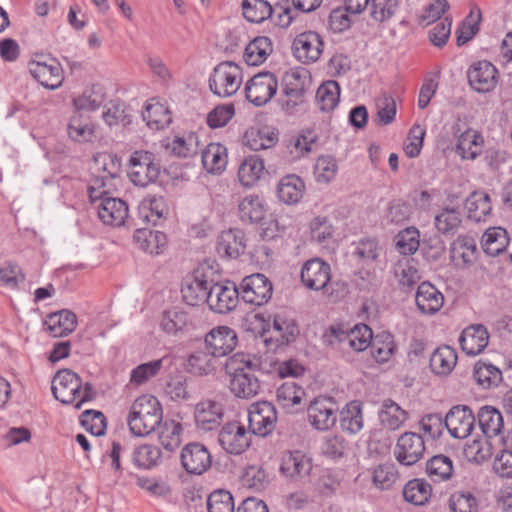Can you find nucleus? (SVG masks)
Wrapping results in <instances>:
<instances>
[{
    "label": "nucleus",
    "mask_w": 512,
    "mask_h": 512,
    "mask_svg": "<svg viewBox=\"0 0 512 512\" xmlns=\"http://www.w3.org/2000/svg\"><path fill=\"white\" fill-rule=\"evenodd\" d=\"M259 360L245 353H236L229 357L225 369L230 375V390L237 397L251 399L260 391V381L255 375L259 369Z\"/></svg>",
    "instance_id": "nucleus-1"
},
{
    "label": "nucleus",
    "mask_w": 512,
    "mask_h": 512,
    "mask_svg": "<svg viewBox=\"0 0 512 512\" xmlns=\"http://www.w3.org/2000/svg\"><path fill=\"white\" fill-rule=\"evenodd\" d=\"M162 420V406L155 396L149 394L137 397L131 404L127 416L128 427L137 437L150 435Z\"/></svg>",
    "instance_id": "nucleus-2"
},
{
    "label": "nucleus",
    "mask_w": 512,
    "mask_h": 512,
    "mask_svg": "<svg viewBox=\"0 0 512 512\" xmlns=\"http://www.w3.org/2000/svg\"><path fill=\"white\" fill-rule=\"evenodd\" d=\"M51 390L58 401L64 404L76 403L77 409L83 403L96 397V390L92 384L89 382L83 384L79 375L69 369H63L56 373Z\"/></svg>",
    "instance_id": "nucleus-3"
},
{
    "label": "nucleus",
    "mask_w": 512,
    "mask_h": 512,
    "mask_svg": "<svg viewBox=\"0 0 512 512\" xmlns=\"http://www.w3.org/2000/svg\"><path fill=\"white\" fill-rule=\"evenodd\" d=\"M242 83V70L234 62L219 63L209 78V88L213 94L225 98L234 95Z\"/></svg>",
    "instance_id": "nucleus-4"
},
{
    "label": "nucleus",
    "mask_w": 512,
    "mask_h": 512,
    "mask_svg": "<svg viewBox=\"0 0 512 512\" xmlns=\"http://www.w3.org/2000/svg\"><path fill=\"white\" fill-rule=\"evenodd\" d=\"M283 93L287 100L283 108L292 112L304 102V96L311 87V76L305 68H294L287 71L282 78Z\"/></svg>",
    "instance_id": "nucleus-5"
},
{
    "label": "nucleus",
    "mask_w": 512,
    "mask_h": 512,
    "mask_svg": "<svg viewBox=\"0 0 512 512\" xmlns=\"http://www.w3.org/2000/svg\"><path fill=\"white\" fill-rule=\"evenodd\" d=\"M212 275L210 268L200 267L186 277L181 287L183 301L190 306L207 303L213 284Z\"/></svg>",
    "instance_id": "nucleus-6"
},
{
    "label": "nucleus",
    "mask_w": 512,
    "mask_h": 512,
    "mask_svg": "<svg viewBox=\"0 0 512 512\" xmlns=\"http://www.w3.org/2000/svg\"><path fill=\"white\" fill-rule=\"evenodd\" d=\"M277 89V77L272 72H260L247 81L245 85L246 99L253 105L260 107L273 98Z\"/></svg>",
    "instance_id": "nucleus-7"
},
{
    "label": "nucleus",
    "mask_w": 512,
    "mask_h": 512,
    "mask_svg": "<svg viewBox=\"0 0 512 512\" xmlns=\"http://www.w3.org/2000/svg\"><path fill=\"white\" fill-rule=\"evenodd\" d=\"M131 181L141 187L154 183L160 174L159 165L154 161V155L148 151H135L129 160Z\"/></svg>",
    "instance_id": "nucleus-8"
},
{
    "label": "nucleus",
    "mask_w": 512,
    "mask_h": 512,
    "mask_svg": "<svg viewBox=\"0 0 512 512\" xmlns=\"http://www.w3.org/2000/svg\"><path fill=\"white\" fill-rule=\"evenodd\" d=\"M250 430L239 421L227 422L218 434V442L229 454L239 455L245 452L251 444Z\"/></svg>",
    "instance_id": "nucleus-9"
},
{
    "label": "nucleus",
    "mask_w": 512,
    "mask_h": 512,
    "mask_svg": "<svg viewBox=\"0 0 512 512\" xmlns=\"http://www.w3.org/2000/svg\"><path fill=\"white\" fill-rule=\"evenodd\" d=\"M277 422L274 405L268 401H258L248 408L249 430L253 435L265 437L272 433Z\"/></svg>",
    "instance_id": "nucleus-10"
},
{
    "label": "nucleus",
    "mask_w": 512,
    "mask_h": 512,
    "mask_svg": "<svg viewBox=\"0 0 512 512\" xmlns=\"http://www.w3.org/2000/svg\"><path fill=\"white\" fill-rule=\"evenodd\" d=\"M93 179L89 187V196L92 201L98 198L96 191L107 186L120 170L118 159L110 153H98L94 156Z\"/></svg>",
    "instance_id": "nucleus-11"
},
{
    "label": "nucleus",
    "mask_w": 512,
    "mask_h": 512,
    "mask_svg": "<svg viewBox=\"0 0 512 512\" xmlns=\"http://www.w3.org/2000/svg\"><path fill=\"white\" fill-rule=\"evenodd\" d=\"M426 451L423 437L415 432H404L397 439L394 457L404 466H412L420 461Z\"/></svg>",
    "instance_id": "nucleus-12"
},
{
    "label": "nucleus",
    "mask_w": 512,
    "mask_h": 512,
    "mask_svg": "<svg viewBox=\"0 0 512 512\" xmlns=\"http://www.w3.org/2000/svg\"><path fill=\"white\" fill-rule=\"evenodd\" d=\"M338 410L333 398L319 396L307 408L308 421L317 430H328L336 424Z\"/></svg>",
    "instance_id": "nucleus-13"
},
{
    "label": "nucleus",
    "mask_w": 512,
    "mask_h": 512,
    "mask_svg": "<svg viewBox=\"0 0 512 512\" xmlns=\"http://www.w3.org/2000/svg\"><path fill=\"white\" fill-rule=\"evenodd\" d=\"M324 49L322 36L315 31H305L298 34L292 43V51L295 58L303 64L317 62Z\"/></svg>",
    "instance_id": "nucleus-14"
},
{
    "label": "nucleus",
    "mask_w": 512,
    "mask_h": 512,
    "mask_svg": "<svg viewBox=\"0 0 512 512\" xmlns=\"http://www.w3.org/2000/svg\"><path fill=\"white\" fill-rule=\"evenodd\" d=\"M240 296L244 302L261 306L272 296L273 287L270 280L263 274H252L245 277L240 285Z\"/></svg>",
    "instance_id": "nucleus-15"
},
{
    "label": "nucleus",
    "mask_w": 512,
    "mask_h": 512,
    "mask_svg": "<svg viewBox=\"0 0 512 512\" xmlns=\"http://www.w3.org/2000/svg\"><path fill=\"white\" fill-rule=\"evenodd\" d=\"M239 297L240 292L234 283L220 284L213 281L207 304L215 313L227 314L237 307Z\"/></svg>",
    "instance_id": "nucleus-16"
},
{
    "label": "nucleus",
    "mask_w": 512,
    "mask_h": 512,
    "mask_svg": "<svg viewBox=\"0 0 512 512\" xmlns=\"http://www.w3.org/2000/svg\"><path fill=\"white\" fill-rule=\"evenodd\" d=\"M467 78L474 91L488 93L497 86L498 70L487 60L477 61L469 67Z\"/></svg>",
    "instance_id": "nucleus-17"
},
{
    "label": "nucleus",
    "mask_w": 512,
    "mask_h": 512,
    "mask_svg": "<svg viewBox=\"0 0 512 512\" xmlns=\"http://www.w3.org/2000/svg\"><path fill=\"white\" fill-rule=\"evenodd\" d=\"M205 347L214 357H224L237 346L238 337L235 330L228 326H217L205 335Z\"/></svg>",
    "instance_id": "nucleus-18"
},
{
    "label": "nucleus",
    "mask_w": 512,
    "mask_h": 512,
    "mask_svg": "<svg viewBox=\"0 0 512 512\" xmlns=\"http://www.w3.org/2000/svg\"><path fill=\"white\" fill-rule=\"evenodd\" d=\"M446 429L453 438L465 439L475 426V416L466 405L452 407L446 414Z\"/></svg>",
    "instance_id": "nucleus-19"
},
{
    "label": "nucleus",
    "mask_w": 512,
    "mask_h": 512,
    "mask_svg": "<svg viewBox=\"0 0 512 512\" xmlns=\"http://www.w3.org/2000/svg\"><path fill=\"white\" fill-rule=\"evenodd\" d=\"M31 76L43 87L55 90L62 85L64 80L63 68L56 59L51 63L41 60H31L28 63Z\"/></svg>",
    "instance_id": "nucleus-20"
},
{
    "label": "nucleus",
    "mask_w": 512,
    "mask_h": 512,
    "mask_svg": "<svg viewBox=\"0 0 512 512\" xmlns=\"http://www.w3.org/2000/svg\"><path fill=\"white\" fill-rule=\"evenodd\" d=\"M330 278V265L320 258L306 261L301 269V281L310 290L319 291L324 289Z\"/></svg>",
    "instance_id": "nucleus-21"
},
{
    "label": "nucleus",
    "mask_w": 512,
    "mask_h": 512,
    "mask_svg": "<svg viewBox=\"0 0 512 512\" xmlns=\"http://www.w3.org/2000/svg\"><path fill=\"white\" fill-rule=\"evenodd\" d=\"M299 329L294 320L287 319L281 315H275L272 326L264 333V341L266 345H274L277 348L286 345L296 339Z\"/></svg>",
    "instance_id": "nucleus-22"
},
{
    "label": "nucleus",
    "mask_w": 512,
    "mask_h": 512,
    "mask_svg": "<svg viewBox=\"0 0 512 512\" xmlns=\"http://www.w3.org/2000/svg\"><path fill=\"white\" fill-rule=\"evenodd\" d=\"M223 416V405L210 399L199 402L194 409L196 427L205 432L218 428L223 420Z\"/></svg>",
    "instance_id": "nucleus-23"
},
{
    "label": "nucleus",
    "mask_w": 512,
    "mask_h": 512,
    "mask_svg": "<svg viewBox=\"0 0 512 512\" xmlns=\"http://www.w3.org/2000/svg\"><path fill=\"white\" fill-rule=\"evenodd\" d=\"M181 463L188 473L200 475L211 466V454L203 444L189 443L182 449Z\"/></svg>",
    "instance_id": "nucleus-24"
},
{
    "label": "nucleus",
    "mask_w": 512,
    "mask_h": 512,
    "mask_svg": "<svg viewBox=\"0 0 512 512\" xmlns=\"http://www.w3.org/2000/svg\"><path fill=\"white\" fill-rule=\"evenodd\" d=\"M311 470V460L300 451L288 452L282 457L280 472L292 481L306 480Z\"/></svg>",
    "instance_id": "nucleus-25"
},
{
    "label": "nucleus",
    "mask_w": 512,
    "mask_h": 512,
    "mask_svg": "<svg viewBox=\"0 0 512 512\" xmlns=\"http://www.w3.org/2000/svg\"><path fill=\"white\" fill-rule=\"evenodd\" d=\"M489 342V332L482 324L466 327L459 338L462 351L468 356H476L484 351Z\"/></svg>",
    "instance_id": "nucleus-26"
},
{
    "label": "nucleus",
    "mask_w": 512,
    "mask_h": 512,
    "mask_svg": "<svg viewBox=\"0 0 512 512\" xmlns=\"http://www.w3.org/2000/svg\"><path fill=\"white\" fill-rule=\"evenodd\" d=\"M450 257L455 266L460 269L472 266L478 257L475 239L469 236L457 237L451 245Z\"/></svg>",
    "instance_id": "nucleus-27"
},
{
    "label": "nucleus",
    "mask_w": 512,
    "mask_h": 512,
    "mask_svg": "<svg viewBox=\"0 0 512 512\" xmlns=\"http://www.w3.org/2000/svg\"><path fill=\"white\" fill-rule=\"evenodd\" d=\"M415 301L422 314L434 315L442 308L444 296L433 284L422 282L418 286Z\"/></svg>",
    "instance_id": "nucleus-28"
},
{
    "label": "nucleus",
    "mask_w": 512,
    "mask_h": 512,
    "mask_svg": "<svg viewBox=\"0 0 512 512\" xmlns=\"http://www.w3.org/2000/svg\"><path fill=\"white\" fill-rule=\"evenodd\" d=\"M246 250L245 233L240 229L223 231L217 241V251L227 258L236 259Z\"/></svg>",
    "instance_id": "nucleus-29"
},
{
    "label": "nucleus",
    "mask_w": 512,
    "mask_h": 512,
    "mask_svg": "<svg viewBox=\"0 0 512 512\" xmlns=\"http://www.w3.org/2000/svg\"><path fill=\"white\" fill-rule=\"evenodd\" d=\"M98 216L104 224L121 226L128 216V206L119 198L106 197L98 205Z\"/></svg>",
    "instance_id": "nucleus-30"
},
{
    "label": "nucleus",
    "mask_w": 512,
    "mask_h": 512,
    "mask_svg": "<svg viewBox=\"0 0 512 512\" xmlns=\"http://www.w3.org/2000/svg\"><path fill=\"white\" fill-rule=\"evenodd\" d=\"M46 330L53 337H63L72 333L77 327L76 315L67 309L50 313L44 322Z\"/></svg>",
    "instance_id": "nucleus-31"
},
{
    "label": "nucleus",
    "mask_w": 512,
    "mask_h": 512,
    "mask_svg": "<svg viewBox=\"0 0 512 512\" xmlns=\"http://www.w3.org/2000/svg\"><path fill=\"white\" fill-rule=\"evenodd\" d=\"M381 425L388 430L395 431L403 426L408 419V413L395 401L385 399L378 412Z\"/></svg>",
    "instance_id": "nucleus-32"
},
{
    "label": "nucleus",
    "mask_w": 512,
    "mask_h": 512,
    "mask_svg": "<svg viewBox=\"0 0 512 512\" xmlns=\"http://www.w3.org/2000/svg\"><path fill=\"white\" fill-rule=\"evenodd\" d=\"M133 240L141 250L154 255L160 254L167 243L166 235L163 232L147 228L137 229Z\"/></svg>",
    "instance_id": "nucleus-33"
},
{
    "label": "nucleus",
    "mask_w": 512,
    "mask_h": 512,
    "mask_svg": "<svg viewBox=\"0 0 512 512\" xmlns=\"http://www.w3.org/2000/svg\"><path fill=\"white\" fill-rule=\"evenodd\" d=\"M457 363V352L454 348L444 345L438 347L430 357L431 370L441 376L449 375Z\"/></svg>",
    "instance_id": "nucleus-34"
},
{
    "label": "nucleus",
    "mask_w": 512,
    "mask_h": 512,
    "mask_svg": "<svg viewBox=\"0 0 512 512\" xmlns=\"http://www.w3.org/2000/svg\"><path fill=\"white\" fill-rule=\"evenodd\" d=\"M483 137L473 129L463 131L457 140L456 152L463 159L474 160L481 153Z\"/></svg>",
    "instance_id": "nucleus-35"
},
{
    "label": "nucleus",
    "mask_w": 512,
    "mask_h": 512,
    "mask_svg": "<svg viewBox=\"0 0 512 512\" xmlns=\"http://www.w3.org/2000/svg\"><path fill=\"white\" fill-rule=\"evenodd\" d=\"M465 207L469 219L475 222L484 221L492 210L490 196L484 191H474L466 199Z\"/></svg>",
    "instance_id": "nucleus-36"
},
{
    "label": "nucleus",
    "mask_w": 512,
    "mask_h": 512,
    "mask_svg": "<svg viewBox=\"0 0 512 512\" xmlns=\"http://www.w3.org/2000/svg\"><path fill=\"white\" fill-rule=\"evenodd\" d=\"M509 244L507 231L502 227H491L482 236L481 245L483 251L490 256H498L503 253Z\"/></svg>",
    "instance_id": "nucleus-37"
},
{
    "label": "nucleus",
    "mask_w": 512,
    "mask_h": 512,
    "mask_svg": "<svg viewBox=\"0 0 512 512\" xmlns=\"http://www.w3.org/2000/svg\"><path fill=\"white\" fill-rule=\"evenodd\" d=\"M168 213L165 200L162 197L148 196L142 200L138 214L140 219L146 223L157 225Z\"/></svg>",
    "instance_id": "nucleus-38"
},
{
    "label": "nucleus",
    "mask_w": 512,
    "mask_h": 512,
    "mask_svg": "<svg viewBox=\"0 0 512 512\" xmlns=\"http://www.w3.org/2000/svg\"><path fill=\"white\" fill-rule=\"evenodd\" d=\"M305 185L297 175L284 176L277 188L279 199L286 204H296L302 198Z\"/></svg>",
    "instance_id": "nucleus-39"
},
{
    "label": "nucleus",
    "mask_w": 512,
    "mask_h": 512,
    "mask_svg": "<svg viewBox=\"0 0 512 512\" xmlns=\"http://www.w3.org/2000/svg\"><path fill=\"white\" fill-rule=\"evenodd\" d=\"M190 326H192L191 317L183 310L173 308L162 314L160 327L167 334L175 335L186 331Z\"/></svg>",
    "instance_id": "nucleus-40"
},
{
    "label": "nucleus",
    "mask_w": 512,
    "mask_h": 512,
    "mask_svg": "<svg viewBox=\"0 0 512 512\" xmlns=\"http://www.w3.org/2000/svg\"><path fill=\"white\" fill-rule=\"evenodd\" d=\"M242 221L249 223L261 222L266 214L264 200L258 195H248L242 199L238 206Z\"/></svg>",
    "instance_id": "nucleus-41"
},
{
    "label": "nucleus",
    "mask_w": 512,
    "mask_h": 512,
    "mask_svg": "<svg viewBox=\"0 0 512 512\" xmlns=\"http://www.w3.org/2000/svg\"><path fill=\"white\" fill-rule=\"evenodd\" d=\"M202 164L209 173H220L227 164V150L220 143H210L202 152Z\"/></svg>",
    "instance_id": "nucleus-42"
},
{
    "label": "nucleus",
    "mask_w": 512,
    "mask_h": 512,
    "mask_svg": "<svg viewBox=\"0 0 512 512\" xmlns=\"http://www.w3.org/2000/svg\"><path fill=\"white\" fill-rule=\"evenodd\" d=\"M272 42L268 37L254 38L245 48L244 60L250 66L262 64L272 53Z\"/></svg>",
    "instance_id": "nucleus-43"
},
{
    "label": "nucleus",
    "mask_w": 512,
    "mask_h": 512,
    "mask_svg": "<svg viewBox=\"0 0 512 512\" xmlns=\"http://www.w3.org/2000/svg\"><path fill=\"white\" fill-rule=\"evenodd\" d=\"M373 333L366 324L355 325L348 333L343 334L340 342L356 352L366 350L372 341Z\"/></svg>",
    "instance_id": "nucleus-44"
},
{
    "label": "nucleus",
    "mask_w": 512,
    "mask_h": 512,
    "mask_svg": "<svg viewBox=\"0 0 512 512\" xmlns=\"http://www.w3.org/2000/svg\"><path fill=\"white\" fill-rule=\"evenodd\" d=\"M142 117L147 126L156 131L164 129L172 121L168 108L159 102L147 104L142 112Z\"/></svg>",
    "instance_id": "nucleus-45"
},
{
    "label": "nucleus",
    "mask_w": 512,
    "mask_h": 512,
    "mask_svg": "<svg viewBox=\"0 0 512 512\" xmlns=\"http://www.w3.org/2000/svg\"><path fill=\"white\" fill-rule=\"evenodd\" d=\"M162 460L161 449L153 444L137 446L132 453V461L140 469L149 470L157 467Z\"/></svg>",
    "instance_id": "nucleus-46"
},
{
    "label": "nucleus",
    "mask_w": 512,
    "mask_h": 512,
    "mask_svg": "<svg viewBox=\"0 0 512 512\" xmlns=\"http://www.w3.org/2000/svg\"><path fill=\"white\" fill-rule=\"evenodd\" d=\"M158 428V440L168 451L172 452L181 445L182 425L175 420L161 421Z\"/></svg>",
    "instance_id": "nucleus-47"
},
{
    "label": "nucleus",
    "mask_w": 512,
    "mask_h": 512,
    "mask_svg": "<svg viewBox=\"0 0 512 512\" xmlns=\"http://www.w3.org/2000/svg\"><path fill=\"white\" fill-rule=\"evenodd\" d=\"M453 470L452 459L444 454L434 455L426 462V473L434 482L449 480Z\"/></svg>",
    "instance_id": "nucleus-48"
},
{
    "label": "nucleus",
    "mask_w": 512,
    "mask_h": 512,
    "mask_svg": "<svg viewBox=\"0 0 512 512\" xmlns=\"http://www.w3.org/2000/svg\"><path fill=\"white\" fill-rule=\"evenodd\" d=\"M477 418L482 432L489 438L497 436L503 428L502 414L494 407H482Z\"/></svg>",
    "instance_id": "nucleus-49"
},
{
    "label": "nucleus",
    "mask_w": 512,
    "mask_h": 512,
    "mask_svg": "<svg viewBox=\"0 0 512 512\" xmlns=\"http://www.w3.org/2000/svg\"><path fill=\"white\" fill-rule=\"evenodd\" d=\"M264 162L258 155H250L244 159L238 170V177L243 186L255 184L264 171Z\"/></svg>",
    "instance_id": "nucleus-50"
},
{
    "label": "nucleus",
    "mask_w": 512,
    "mask_h": 512,
    "mask_svg": "<svg viewBox=\"0 0 512 512\" xmlns=\"http://www.w3.org/2000/svg\"><path fill=\"white\" fill-rule=\"evenodd\" d=\"M340 425L344 431L356 434L363 428L362 405L359 401H351L340 413Z\"/></svg>",
    "instance_id": "nucleus-51"
},
{
    "label": "nucleus",
    "mask_w": 512,
    "mask_h": 512,
    "mask_svg": "<svg viewBox=\"0 0 512 512\" xmlns=\"http://www.w3.org/2000/svg\"><path fill=\"white\" fill-rule=\"evenodd\" d=\"M242 13L252 23H262L273 15L272 5L268 0H243Z\"/></svg>",
    "instance_id": "nucleus-52"
},
{
    "label": "nucleus",
    "mask_w": 512,
    "mask_h": 512,
    "mask_svg": "<svg viewBox=\"0 0 512 512\" xmlns=\"http://www.w3.org/2000/svg\"><path fill=\"white\" fill-rule=\"evenodd\" d=\"M371 355L378 363H385L390 360L395 352L396 345L390 333L382 332L372 337L370 344Z\"/></svg>",
    "instance_id": "nucleus-53"
},
{
    "label": "nucleus",
    "mask_w": 512,
    "mask_h": 512,
    "mask_svg": "<svg viewBox=\"0 0 512 512\" xmlns=\"http://www.w3.org/2000/svg\"><path fill=\"white\" fill-rule=\"evenodd\" d=\"M432 494V487L423 479L410 480L403 489V496L407 502L415 505H424Z\"/></svg>",
    "instance_id": "nucleus-54"
},
{
    "label": "nucleus",
    "mask_w": 512,
    "mask_h": 512,
    "mask_svg": "<svg viewBox=\"0 0 512 512\" xmlns=\"http://www.w3.org/2000/svg\"><path fill=\"white\" fill-rule=\"evenodd\" d=\"M340 99V86L334 80L324 82L316 92V100L321 111H332Z\"/></svg>",
    "instance_id": "nucleus-55"
},
{
    "label": "nucleus",
    "mask_w": 512,
    "mask_h": 512,
    "mask_svg": "<svg viewBox=\"0 0 512 512\" xmlns=\"http://www.w3.org/2000/svg\"><path fill=\"white\" fill-rule=\"evenodd\" d=\"M398 477L397 467L390 462L379 464L371 471L373 485L381 490L390 489L396 483Z\"/></svg>",
    "instance_id": "nucleus-56"
},
{
    "label": "nucleus",
    "mask_w": 512,
    "mask_h": 512,
    "mask_svg": "<svg viewBox=\"0 0 512 512\" xmlns=\"http://www.w3.org/2000/svg\"><path fill=\"white\" fill-rule=\"evenodd\" d=\"M247 145L254 151L269 149L278 142V133L268 128L251 129L245 133Z\"/></svg>",
    "instance_id": "nucleus-57"
},
{
    "label": "nucleus",
    "mask_w": 512,
    "mask_h": 512,
    "mask_svg": "<svg viewBox=\"0 0 512 512\" xmlns=\"http://www.w3.org/2000/svg\"><path fill=\"white\" fill-rule=\"evenodd\" d=\"M68 135L72 140L79 143L91 141L94 137V126L88 118H84L82 114L76 113L70 119Z\"/></svg>",
    "instance_id": "nucleus-58"
},
{
    "label": "nucleus",
    "mask_w": 512,
    "mask_h": 512,
    "mask_svg": "<svg viewBox=\"0 0 512 512\" xmlns=\"http://www.w3.org/2000/svg\"><path fill=\"white\" fill-rule=\"evenodd\" d=\"M215 358L208 350H197L188 358V371L194 375H208L215 370Z\"/></svg>",
    "instance_id": "nucleus-59"
},
{
    "label": "nucleus",
    "mask_w": 512,
    "mask_h": 512,
    "mask_svg": "<svg viewBox=\"0 0 512 512\" xmlns=\"http://www.w3.org/2000/svg\"><path fill=\"white\" fill-rule=\"evenodd\" d=\"M338 163L331 155H321L314 165V178L317 183L328 184L333 181L338 173Z\"/></svg>",
    "instance_id": "nucleus-60"
},
{
    "label": "nucleus",
    "mask_w": 512,
    "mask_h": 512,
    "mask_svg": "<svg viewBox=\"0 0 512 512\" xmlns=\"http://www.w3.org/2000/svg\"><path fill=\"white\" fill-rule=\"evenodd\" d=\"M474 379L483 388H490L497 386L502 381L501 370L492 365L482 361H478L474 366Z\"/></svg>",
    "instance_id": "nucleus-61"
},
{
    "label": "nucleus",
    "mask_w": 512,
    "mask_h": 512,
    "mask_svg": "<svg viewBox=\"0 0 512 512\" xmlns=\"http://www.w3.org/2000/svg\"><path fill=\"white\" fill-rule=\"evenodd\" d=\"M305 395L304 388L295 380L286 381L277 389V399L283 407L300 404Z\"/></svg>",
    "instance_id": "nucleus-62"
},
{
    "label": "nucleus",
    "mask_w": 512,
    "mask_h": 512,
    "mask_svg": "<svg viewBox=\"0 0 512 512\" xmlns=\"http://www.w3.org/2000/svg\"><path fill=\"white\" fill-rule=\"evenodd\" d=\"M461 222V213L456 208L445 207L435 216V227L442 234H454Z\"/></svg>",
    "instance_id": "nucleus-63"
},
{
    "label": "nucleus",
    "mask_w": 512,
    "mask_h": 512,
    "mask_svg": "<svg viewBox=\"0 0 512 512\" xmlns=\"http://www.w3.org/2000/svg\"><path fill=\"white\" fill-rule=\"evenodd\" d=\"M399 9V0H371L370 17L378 23L391 20Z\"/></svg>",
    "instance_id": "nucleus-64"
}]
</instances>
